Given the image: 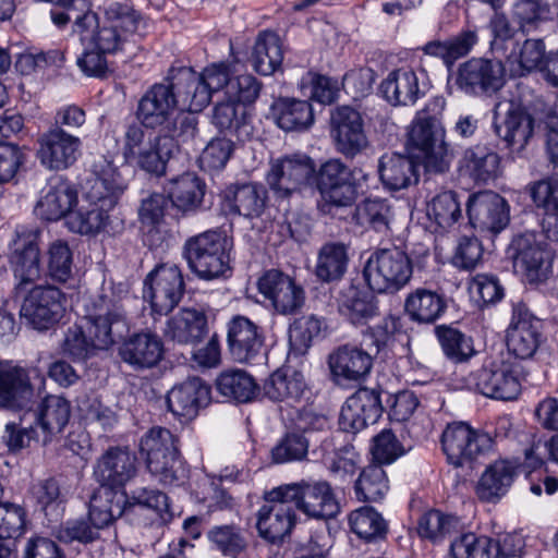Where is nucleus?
Returning <instances> with one entry per match:
<instances>
[{"label":"nucleus","instance_id":"obj_39","mask_svg":"<svg viewBox=\"0 0 558 558\" xmlns=\"http://www.w3.org/2000/svg\"><path fill=\"white\" fill-rule=\"evenodd\" d=\"M44 434V441L63 430L70 420V402L60 396H47L35 412L29 413Z\"/></svg>","mask_w":558,"mask_h":558},{"label":"nucleus","instance_id":"obj_64","mask_svg":"<svg viewBox=\"0 0 558 558\" xmlns=\"http://www.w3.org/2000/svg\"><path fill=\"white\" fill-rule=\"evenodd\" d=\"M105 22L133 37L142 24L141 15L126 1H114L105 8Z\"/></svg>","mask_w":558,"mask_h":558},{"label":"nucleus","instance_id":"obj_54","mask_svg":"<svg viewBox=\"0 0 558 558\" xmlns=\"http://www.w3.org/2000/svg\"><path fill=\"white\" fill-rule=\"evenodd\" d=\"M389 489L388 478L383 466L369 464L365 466L354 485L356 498L363 502H376L381 500Z\"/></svg>","mask_w":558,"mask_h":558},{"label":"nucleus","instance_id":"obj_48","mask_svg":"<svg viewBox=\"0 0 558 558\" xmlns=\"http://www.w3.org/2000/svg\"><path fill=\"white\" fill-rule=\"evenodd\" d=\"M304 390L303 376L295 371L277 369L264 385L265 395L270 400L288 404L299 402Z\"/></svg>","mask_w":558,"mask_h":558},{"label":"nucleus","instance_id":"obj_29","mask_svg":"<svg viewBox=\"0 0 558 558\" xmlns=\"http://www.w3.org/2000/svg\"><path fill=\"white\" fill-rule=\"evenodd\" d=\"M264 505L257 515V530L260 537L270 543L282 541L295 524V513L290 501L283 498L272 499L271 490L266 493Z\"/></svg>","mask_w":558,"mask_h":558},{"label":"nucleus","instance_id":"obj_5","mask_svg":"<svg viewBox=\"0 0 558 558\" xmlns=\"http://www.w3.org/2000/svg\"><path fill=\"white\" fill-rule=\"evenodd\" d=\"M413 274L408 254L398 247L376 250L364 265L363 276L373 292L396 293L403 289Z\"/></svg>","mask_w":558,"mask_h":558},{"label":"nucleus","instance_id":"obj_46","mask_svg":"<svg viewBox=\"0 0 558 558\" xmlns=\"http://www.w3.org/2000/svg\"><path fill=\"white\" fill-rule=\"evenodd\" d=\"M476 43V32L468 29L444 41H429L422 49L425 54L440 58L450 71L456 61L469 54Z\"/></svg>","mask_w":558,"mask_h":558},{"label":"nucleus","instance_id":"obj_38","mask_svg":"<svg viewBox=\"0 0 558 558\" xmlns=\"http://www.w3.org/2000/svg\"><path fill=\"white\" fill-rule=\"evenodd\" d=\"M385 99L393 106L414 105L421 96L418 77L413 70L398 69L381 82Z\"/></svg>","mask_w":558,"mask_h":558},{"label":"nucleus","instance_id":"obj_3","mask_svg":"<svg viewBox=\"0 0 558 558\" xmlns=\"http://www.w3.org/2000/svg\"><path fill=\"white\" fill-rule=\"evenodd\" d=\"M189 90L179 83V68H171L160 83L151 85L141 97L136 117L144 129H170L178 110L194 111Z\"/></svg>","mask_w":558,"mask_h":558},{"label":"nucleus","instance_id":"obj_26","mask_svg":"<svg viewBox=\"0 0 558 558\" xmlns=\"http://www.w3.org/2000/svg\"><path fill=\"white\" fill-rule=\"evenodd\" d=\"M466 213L474 229L500 232L509 222L506 201L495 192L484 191L469 197Z\"/></svg>","mask_w":558,"mask_h":558},{"label":"nucleus","instance_id":"obj_13","mask_svg":"<svg viewBox=\"0 0 558 558\" xmlns=\"http://www.w3.org/2000/svg\"><path fill=\"white\" fill-rule=\"evenodd\" d=\"M454 83L466 95H493L506 83V70L500 60L472 58L458 66Z\"/></svg>","mask_w":558,"mask_h":558},{"label":"nucleus","instance_id":"obj_30","mask_svg":"<svg viewBox=\"0 0 558 558\" xmlns=\"http://www.w3.org/2000/svg\"><path fill=\"white\" fill-rule=\"evenodd\" d=\"M372 352L355 345L343 344L335 349L328 356V366L332 380L337 384L359 381L371 371Z\"/></svg>","mask_w":558,"mask_h":558},{"label":"nucleus","instance_id":"obj_27","mask_svg":"<svg viewBox=\"0 0 558 558\" xmlns=\"http://www.w3.org/2000/svg\"><path fill=\"white\" fill-rule=\"evenodd\" d=\"M34 395L28 372L11 361H0V410H23Z\"/></svg>","mask_w":558,"mask_h":558},{"label":"nucleus","instance_id":"obj_62","mask_svg":"<svg viewBox=\"0 0 558 558\" xmlns=\"http://www.w3.org/2000/svg\"><path fill=\"white\" fill-rule=\"evenodd\" d=\"M452 558H494L493 539L464 533L458 536L450 546Z\"/></svg>","mask_w":558,"mask_h":558},{"label":"nucleus","instance_id":"obj_19","mask_svg":"<svg viewBox=\"0 0 558 558\" xmlns=\"http://www.w3.org/2000/svg\"><path fill=\"white\" fill-rule=\"evenodd\" d=\"M331 133L336 148L345 157L353 158L368 146L361 113L349 106L337 107L330 116Z\"/></svg>","mask_w":558,"mask_h":558},{"label":"nucleus","instance_id":"obj_2","mask_svg":"<svg viewBox=\"0 0 558 558\" xmlns=\"http://www.w3.org/2000/svg\"><path fill=\"white\" fill-rule=\"evenodd\" d=\"M446 105L442 97H435L417 113L408 133V146L421 158L428 171L442 173L449 169L451 154L446 143V130L436 117Z\"/></svg>","mask_w":558,"mask_h":558},{"label":"nucleus","instance_id":"obj_36","mask_svg":"<svg viewBox=\"0 0 558 558\" xmlns=\"http://www.w3.org/2000/svg\"><path fill=\"white\" fill-rule=\"evenodd\" d=\"M418 165L409 156L390 153L378 161L379 179L391 191L408 189L418 182Z\"/></svg>","mask_w":558,"mask_h":558},{"label":"nucleus","instance_id":"obj_33","mask_svg":"<svg viewBox=\"0 0 558 558\" xmlns=\"http://www.w3.org/2000/svg\"><path fill=\"white\" fill-rule=\"evenodd\" d=\"M209 400L210 388L198 377L189 378L167 395V405L172 414L186 418L194 417Z\"/></svg>","mask_w":558,"mask_h":558},{"label":"nucleus","instance_id":"obj_1","mask_svg":"<svg viewBox=\"0 0 558 558\" xmlns=\"http://www.w3.org/2000/svg\"><path fill=\"white\" fill-rule=\"evenodd\" d=\"M87 337L78 326L70 327L62 342V352L76 361H84L97 350H107L129 331L126 313L111 288L83 300Z\"/></svg>","mask_w":558,"mask_h":558},{"label":"nucleus","instance_id":"obj_8","mask_svg":"<svg viewBox=\"0 0 558 558\" xmlns=\"http://www.w3.org/2000/svg\"><path fill=\"white\" fill-rule=\"evenodd\" d=\"M271 498H283L308 518L326 520L337 515L339 504L326 481H301L271 489Z\"/></svg>","mask_w":558,"mask_h":558},{"label":"nucleus","instance_id":"obj_25","mask_svg":"<svg viewBox=\"0 0 558 558\" xmlns=\"http://www.w3.org/2000/svg\"><path fill=\"white\" fill-rule=\"evenodd\" d=\"M514 266L520 268L530 282L545 280L551 269L553 254L536 240L535 234L518 235L511 243Z\"/></svg>","mask_w":558,"mask_h":558},{"label":"nucleus","instance_id":"obj_11","mask_svg":"<svg viewBox=\"0 0 558 558\" xmlns=\"http://www.w3.org/2000/svg\"><path fill=\"white\" fill-rule=\"evenodd\" d=\"M65 294L51 284L33 287L24 296L20 314L34 329L47 330L63 317Z\"/></svg>","mask_w":558,"mask_h":558},{"label":"nucleus","instance_id":"obj_41","mask_svg":"<svg viewBox=\"0 0 558 558\" xmlns=\"http://www.w3.org/2000/svg\"><path fill=\"white\" fill-rule=\"evenodd\" d=\"M266 198V190L253 183L229 186L225 192L229 209L246 218L259 217L265 209Z\"/></svg>","mask_w":558,"mask_h":558},{"label":"nucleus","instance_id":"obj_15","mask_svg":"<svg viewBox=\"0 0 558 558\" xmlns=\"http://www.w3.org/2000/svg\"><path fill=\"white\" fill-rule=\"evenodd\" d=\"M233 77L230 75L229 65L221 62L207 66L202 74H197L189 68H179V83L189 90L190 104L194 111L205 108L213 95L223 92L227 97L228 86Z\"/></svg>","mask_w":558,"mask_h":558},{"label":"nucleus","instance_id":"obj_28","mask_svg":"<svg viewBox=\"0 0 558 558\" xmlns=\"http://www.w3.org/2000/svg\"><path fill=\"white\" fill-rule=\"evenodd\" d=\"M227 342L234 361L251 363L264 348L262 328L245 316H234L228 323Z\"/></svg>","mask_w":558,"mask_h":558},{"label":"nucleus","instance_id":"obj_63","mask_svg":"<svg viewBox=\"0 0 558 558\" xmlns=\"http://www.w3.org/2000/svg\"><path fill=\"white\" fill-rule=\"evenodd\" d=\"M427 214L439 227H451L461 217V207L457 194L452 191L439 193L428 204Z\"/></svg>","mask_w":558,"mask_h":558},{"label":"nucleus","instance_id":"obj_35","mask_svg":"<svg viewBox=\"0 0 558 558\" xmlns=\"http://www.w3.org/2000/svg\"><path fill=\"white\" fill-rule=\"evenodd\" d=\"M458 169L474 182L487 183L498 177L500 157L485 145H474L463 151Z\"/></svg>","mask_w":558,"mask_h":558},{"label":"nucleus","instance_id":"obj_7","mask_svg":"<svg viewBox=\"0 0 558 558\" xmlns=\"http://www.w3.org/2000/svg\"><path fill=\"white\" fill-rule=\"evenodd\" d=\"M175 143L171 136L147 131L142 125L131 124L125 133L124 151L137 167L150 174H165L167 162L173 155Z\"/></svg>","mask_w":558,"mask_h":558},{"label":"nucleus","instance_id":"obj_56","mask_svg":"<svg viewBox=\"0 0 558 558\" xmlns=\"http://www.w3.org/2000/svg\"><path fill=\"white\" fill-rule=\"evenodd\" d=\"M207 535L215 548L226 557L239 558L247 548L245 532L235 524L216 525Z\"/></svg>","mask_w":558,"mask_h":558},{"label":"nucleus","instance_id":"obj_45","mask_svg":"<svg viewBox=\"0 0 558 558\" xmlns=\"http://www.w3.org/2000/svg\"><path fill=\"white\" fill-rule=\"evenodd\" d=\"M271 114L279 128L298 131L308 128L314 121L312 106L306 100L279 98L271 105Z\"/></svg>","mask_w":558,"mask_h":558},{"label":"nucleus","instance_id":"obj_37","mask_svg":"<svg viewBox=\"0 0 558 558\" xmlns=\"http://www.w3.org/2000/svg\"><path fill=\"white\" fill-rule=\"evenodd\" d=\"M338 305L340 313L354 325L366 324L378 315L375 296L354 284H349L341 290Z\"/></svg>","mask_w":558,"mask_h":558},{"label":"nucleus","instance_id":"obj_16","mask_svg":"<svg viewBox=\"0 0 558 558\" xmlns=\"http://www.w3.org/2000/svg\"><path fill=\"white\" fill-rule=\"evenodd\" d=\"M37 144L36 157L51 171L70 168L81 156V138L66 130L49 128L38 137Z\"/></svg>","mask_w":558,"mask_h":558},{"label":"nucleus","instance_id":"obj_47","mask_svg":"<svg viewBox=\"0 0 558 558\" xmlns=\"http://www.w3.org/2000/svg\"><path fill=\"white\" fill-rule=\"evenodd\" d=\"M282 61L283 50L280 37L271 31L260 33L251 56L254 70L262 75H270L281 66Z\"/></svg>","mask_w":558,"mask_h":558},{"label":"nucleus","instance_id":"obj_50","mask_svg":"<svg viewBox=\"0 0 558 558\" xmlns=\"http://www.w3.org/2000/svg\"><path fill=\"white\" fill-rule=\"evenodd\" d=\"M217 390L223 397L240 403L252 401L258 392L254 378L242 369H229L216 380Z\"/></svg>","mask_w":558,"mask_h":558},{"label":"nucleus","instance_id":"obj_49","mask_svg":"<svg viewBox=\"0 0 558 558\" xmlns=\"http://www.w3.org/2000/svg\"><path fill=\"white\" fill-rule=\"evenodd\" d=\"M349 263L348 246L341 242H327L317 253L315 276L323 282L340 280Z\"/></svg>","mask_w":558,"mask_h":558},{"label":"nucleus","instance_id":"obj_10","mask_svg":"<svg viewBox=\"0 0 558 558\" xmlns=\"http://www.w3.org/2000/svg\"><path fill=\"white\" fill-rule=\"evenodd\" d=\"M492 444L488 434L475 430L462 422L449 424L441 436L447 460L456 468L473 469L474 463L490 449Z\"/></svg>","mask_w":558,"mask_h":558},{"label":"nucleus","instance_id":"obj_55","mask_svg":"<svg viewBox=\"0 0 558 558\" xmlns=\"http://www.w3.org/2000/svg\"><path fill=\"white\" fill-rule=\"evenodd\" d=\"M435 333L444 354L454 363L466 362L475 353L473 340L457 328L439 325Z\"/></svg>","mask_w":558,"mask_h":558},{"label":"nucleus","instance_id":"obj_32","mask_svg":"<svg viewBox=\"0 0 558 558\" xmlns=\"http://www.w3.org/2000/svg\"><path fill=\"white\" fill-rule=\"evenodd\" d=\"M77 203V191L66 179L61 177L50 180L44 195L35 206V213L47 221H57L71 214Z\"/></svg>","mask_w":558,"mask_h":558},{"label":"nucleus","instance_id":"obj_31","mask_svg":"<svg viewBox=\"0 0 558 558\" xmlns=\"http://www.w3.org/2000/svg\"><path fill=\"white\" fill-rule=\"evenodd\" d=\"M208 332L207 316L195 307H183L167 319L162 329L166 340L179 344L195 345L203 341Z\"/></svg>","mask_w":558,"mask_h":558},{"label":"nucleus","instance_id":"obj_24","mask_svg":"<svg viewBox=\"0 0 558 558\" xmlns=\"http://www.w3.org/2000/svg\"><path fill=\"white\" fill-rule=\"evenodd\" d=\"M379 391L360 388L341 408L339 425L347 433H357L368 424H375L383 414Z\"/></svg>","mask_w":558,"mask_h":558},{"label":"nucleus","instance_id":"obj_52","mask_svg":"<svg viewBox=\"0 0 558 558\" xmlns=\"http://www.w3.org/2000/svg\"><path fill=\"white\" fill-rule=\"evenodd\" d=\"M124 190L125 184L121 175L109 167L107 171L97 174L86 196L89 203L111 209L117 205Z\"/></svg>","mask_w":558,"mask_h":558},{"label":"nucleus","instance_id":"obj_12","mask_svg":"<svg viewBox=\"0 0 558 558\" xmlns=\"http://www.w3.org/2000/svg\"><path fill=\"white\" fill-rule=\"evenodd\" d=\"M144 286V298L149 301L151 311L160 316L172 312L185 291L182 271L174 264L156 266L147 275Z\"/></svg>","mask_w":558,"mask_h":558},{"label":"nucleus","instance_id":"obj_14","mask_svg":"<svg viewBox=\"0 0 558 558\" xmlns=\"http://www.w3.org/2000/svg\"><path fill=\"white\" fill-rule=\"evenodd\" d=\"M477 390L489 398L510 401L521 392V383L515 365L501 354L490 356L474 374Z\"/></svg>","mask_w":558,"mask_h":558},{"label":"nucleus","instance_id":"obj_40","mask_svg":"<svg viewBox=\"0 0 558 558\" xmlns=\"http://www.w3.org/2000/svg\"><path fill=\"white\" fill-rule=\"evenodd\" d=\"M517 464L509 460H497L482 474L476 494L483 501H494L505 495L515 476Z\"/></svg>","mask_w":558,"mask_h":558},{"label":"nucleus","instance_id":"obj_61","mask_svg":"<svg viewBox=\"0 0 558 558\" xmlns=\"http://www.w3.org/2000/svg\"><path fill=\"white\" fill-rule=\"evenodd\" d=\"M326 328L324 319L316 315L301 316L290 325L289 343L296 354H305L313 340Z\"/></svg>","mask_w":558,"mask_h":558},{"label":"nucleus","instance_id":"obj_20","mask_svg":"<svg viewBox=\"0 0 558 558\" xmlns=\"http://www.w3.org/2000/svg\"><path fill=\"white\" fill-rule=\"evenodd\" d=\"M258 291L282 315L296 313L304 305L305 291L295 280L278 269L266 271L257 282Z\"/></svg>","mask_w":558,"mask_h":558},{"label":"nucleus","instance_id":"obj_53","mask_svg":"<svg viewBox=\"0 0 558 558\" xmlns=\"http://www.w3.org/2000/svg\"><path fill=\"white\" fill-rule=\"evenodd\" d=\"M351 531L366 542L383 539L388 525L383 515L373 507L364 506L349 515Z\"/></svg>","mask_w":558,"mask_h":558},{"label":"nucleus","instance_id":"obj_23","mask_svg":"<svg viewBox=\"0 0 558 558\" xmlns=\"http://www.w3.org/2000/svg\"><path fill=\"white\" fill-rule=\"evenodd\" d=\"M39 231L17 233L13 241L10 265L16 280V290L36 282L41 275Z\"/></svg>","mask_w":558,"mask_h":558},{"label":"nucleus","instance_id":"obj_60","mask_svg":"<svg viewBox=\"0 0 558 558\" xmlns=\"http://www.w3.org/2000/svg\"><path fill=\"white\" fill-rule=\"evenodd\" d=\"M458 531V518L442 513L439 510H430L424 513L418 520V535L432 541L433 543L441 542Z\"/></svg>","mask_w":558,"mask_h":558},{"label":"nucleus","instance_id":"obj_18","mask_svg":"<svg viewBox=\"0 0 558 558\" xmlns=\"http://www.w3.org/2000/svg\"><path fill=\"white\" fill-rule=\"evenodd\" d=\"M137 474V458L128 447L105 450L94 464L93 475L102 488H122Z\"/></svg>","mask_w":558,"mask_h":558},{"label":"nucleus","instance_id":"obj_43","mask_svg":"<svg viewBox=\"0 0 558 558\" xmlns=\"http://www.w3.org/2000/svg\"><path fill=\"white\" fill-rule=\"evenodd\" d=\"M404 307L412 320L432 324L446 312L447 302L437 291L417 288L407 296Z\"/></svg>","mask_w":558,"mask_h":558},{"label":"nucleus","instance_id":"obj_42","mask_svg":"<svg viewBox=\"0 0 558 558\" xmlns=\"http://www.w3.org/2000/svg\"><path fill=\"white\" fill-rule=\"evenodd\" d=\"M205 189V183L196 174L186 172L170 181L168 195L179 210L194 213L203 204Z\"/></svg>","mask_w":558,"mask_h":558},{"label":"nucleus","instance_id":"obj_34","mask_svg":"<svg viewBox=\"0 0 558 558\" xmlns=\"http://www.w3.org/2000/svg\"><path fill=\"white\" fill-rule=\"evenodd\" d=\"M119 354L123 362L135 369L151 368L161 361L163 344L156 335L135 333L122 343Z\"/></svg>","mask_w":558,"mask_h":558},{"label":"nucleus","instance_id":"obj_44","mask_svg":"<svg viewBox=\"0 0 558 558\" xmlns=\"http://www.w3.org/2000/svg\"><path fill=\"white\" fill-rule=\"evenodd\" d=\"M124 494L101 488L96 490L89 500L88 517L96 529H102L120 518L125 510Z\"/></svg>","mask_w":558,"mask_h":558},{"label":"nucleus","instance_id":"obj_9","mask_svg":"<svg viewBox=\"0 0 558 558\" xmlns=\"http://www.w3.org/2000/svg\"><path fill=\"white\" fill-rule=\"evenodd\" d=\"M495 132L506 144L510 156L521 158L534 136V118L527 109L513 100L499 101L495 106Z\"/></svg>","mask_w":558,"mask_h":558},{"label":"nucleus","instance_id":"obj_21","mask_svg":"<svg viewBox=\"0 0 558 558\" xmlns=\"http://www.w3.org/2000/svg\"><path fill=\"white\" fill-rule=\"evenodd\" d=\"M539 320L522 302L513 304L511 323L507 329L506 343L514 356L532 357L542 341Z\"/></svg>","mask_w":558,"mask_h":558},{"label":"nucleus","instance_id":"obj_22","mask_svg":"<svg viewBox=\"0 0 558 558\" xmlns=\"http://www.w3.org/2000/svg\"><path fill=\"white\" fill-rule=\"evenodd\" d=\"M315 173L312 159L305 155L284 157L271 162L267 183L278 197L299 191Z\"/></svg>","mask_w":558,"mask_h":558},{"label":"nucleus","instance_id":"obj_6","mask_svg":"<svg viewBox=\"0 0 558 558\" xmlns=\"http://www.w3.org/2000/svg\"><path fill=\"white\" fill-rule=\"evenodd\" d=\"M183 254L190 269L199 278H218L229 270L228 238L219 230L189 238Z\"/></svg>","mask_w":558,"mask_h":558},{"label":"nucleus","instance_id":"obj_59","mask_svg":"<svg viewBox=\"0 0 558 558\" xmlns=\"http://www.w3.org/2000/svg\"><path fill=\"white\" fill-rule=\"evenodd\" d=\"M47 276L53 281L65 283L73 275V252L68 242L54 240L46 251Z\"/></svg>","mask_w":558,"mask_h":558},{"label":"nucleus","instance_id":"obj_57","mask_svg":"<svg viewBox=\"0 0 558 558\" xmlns=\"http://www.w3.org/2000/svg\"><path fill=\"white\" fill-rule=\"evenodd\" d=\"M392 218L391 208L385 199H365L353 209V219L362 227L376 232H387Z\"/></svg>","mask_w":558,"mask_h":558},{"label":"nucleus","instance_id":"obj_17","mask_svg":"<svg viewBox=\"0 0 558 558\" xmlns=\"http://www.w3.org/2000/svg\"><path fill=\"white\" fill-rule=\"evenodd\" d=\"M352 171L339 159L324 162L316 174V185L323 199L331 206H352L356 199V186Z\"/></svg>","mask_w":558,"mask_h":558},{"label":"nucleus","instance_id":"obj_51","mask_svg":"<svg viewBox=\"0 0 558 558\" xmlns=\"http://www.w3.org/2000/svg\"><path fill=\"white\" fill-rule=\"evenodd\" d=\"M213 123L220 130L236 135L243 140L250 134L246 108L229 99L218 101L214 108Z\"/></svg>","mask_w":558,"mask_h":558},{"label":"nucleus","instance_id":"obj_58","mask_svg":"<svg viewBox=\"0 0 558 558\" xmlns=\"http://www.w3.org/2000/svg\"><path fill=\"white\" fill-rule=\"evenodd\" d=\"M110 209L89 203L86 207L71 213L68 216L66 225L72 232L80 234H95L102 231L109 220Z\"/></svg>","mask_w":558,"mask_h":558},{"label":"nucleus","instance_id":"obj_4","mask_svg":"<svg viewBox=\"0 0 558 558\" xmlns=\"http://www.w3.org/2000/svg\"><path fill=\"white\" fill-rule=\"evenodd\" d=\"M141 451L146 456L149 472L163 485L183 484L189 469L180 453V440L168 428H150L141 439Z\"/></svg>","mask_w":558,"mask_h":558}]
</instances>
